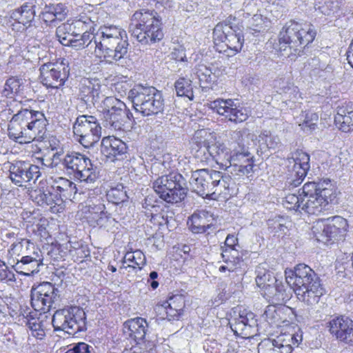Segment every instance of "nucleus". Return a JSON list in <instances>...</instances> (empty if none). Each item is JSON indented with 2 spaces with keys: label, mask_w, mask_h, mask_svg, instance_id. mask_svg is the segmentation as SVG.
I'll use <instances>...</instances> for the list:
<instances>
[{
  "label": "nucleus",
  "mask_w": 353,
  "mask_h": 353,
  "mask_svg": "<svg viewBox=\"0 0 353 353\" xmlns=\"http://www.w3.org/2000/svg\"><path fill=\"white\" fill-rule=\"evenodd\" d=\"M224 263L226 264L231 263L233 265V267H235V269H236L238 267L241 265V263L243 262V260L241 257L240 256L239 253H237V254H233L231 256H229V260H223Z\"/></svg>",
  "instance_id": "63"
},
{
  "label": "nucleus",
  "mask_w": 353,
  "mask_h": 353,
  "mask_svg": "<svg viewBox=\"0 0 353 353\" xmlns=\"http://www.w3.org/2000/svg\"><path fill=\"white\" fill-rule=\"evenodd\" d=\"M59 290L51 283L43 282L31 290V305L35 311L46 313L59 299Z\"/></svg>",
  "instance_id": "10"
},
{
  "label": "nucleus",
  "mask_w": 353,
  "mask_h": 353,
  "mask_svg": "<svg viewBox=\"0 0 353 353\" xmlns=\"http://www.w3.org/2000/svg\"><path fill=\"white\" fill-rule=\"evenodd\" d=\"M66 25V31L71 32L73 37H79L81 33L88 30H91L96 27V24L90 17L88 16H80L77 19L72 21L71 23H64Z\"/></svg>",
  "instance_id": "35"
},
{
  "label": "nucleus",
  "mask_w": 353,
  "mask_h": 353,
  "mask_svg": "<svg viewBox=\"0 0 353 353\" xmlns=\"http://www.w3.org/2000/svg\"><path fill=\"white\" fill-rule=\"evenodd\" d=\"M37 179L38 178H28V179L24 181V183H20L19 185L30 191L31 194L35 190H39L40 188L37 184Z\"/></svg>",
  "instance_id": "60"
},
{
  "label": "nucleus",
  "mask_w": 353,
  "mask_h": 353,
  "mask_svg": "<svg viewBox=\"0 0 353 353\" xmlns=\"http://www.w3.org/2000/svg\"><path fill=\"white\" fill-rule=\"evenodd\" d=\"M154 11L136 12L129 26L131 35L142 44H151L159 41L163 37L161 23Z\"/></svg>",
  "instance_id": "4"
},
{
  "label": "nucleus",
  "mask_w": 353,
  "mask_h": 353,
  "mask_svg": "<svg viewBox=\"0 0 353 353\" xmlns=\"http://www.w3.org/2000/svg\"><path fill=\"white\" fill-rule=\"evenodd\" d=\"M224 263L226 264L231 263L233 265V267H235V269H236L238 267L241 265V263L243 262V260L241 257L240 256L239 253H237V254H233L231 256H229V260H223Z\"/></svg>",
  "instance_id": "62"
},
{
  "label": "nucleus",
  "mask_w": 353,
  "mask_h": 353,
  "mask_svg": "<svg viewBox=\"0 0 353 353\" xmlns=\"http://www.w3.org/2000/svg\"><path fill=\"white\" fill-rule=\"evenodd\" d=\"M305 201L302 203L301 210L303 212L310 214H319L323 210H325V200L320 198L317 194L311 193L310 196H303Z\"/></svg>",
  "instance_id": "36"
},
{
  "label": "nucleus",
  "mask_w": 353,
  "mask_h": 353,
  "mask_svg": "<svg viewBox=\"0 0 353 353\" xmlns=\"http://www.w3.org/2000/svg\"><path fill=\"white\" fill-rule=\"evenodd\" d=\"M230 179V178H222L221 179L216 180V183H211V185H212L211 190H213L215 188L214 191H213V193H217L218 194H229L230 183L225 179L228 180Z\"/></svg>",
  "instance_id": "55"
},
{
  "label": "nucleus",
  "mask_w": 353,
  "mask_h": 353,
  "mask_svg": "<svg viewBox=\"0 0 353 353\" xmlns=\"http://www.w3.org/2000/svg\"><path fill=\"white\" fill-rule=\"evenodd\" d=\"M171 59L176 61L186 62L185 49L183 46L174 47L170 54Z\"/></svg>",
  "instance_id": "56"
},
{
  "label": "nucleus",
  "mask_w": 353,
  "mask_h": 353,
  "mask_svg": "<svg viewBox=\"0 0 353 353\" xmlns=\"http://www.w3.org/2000/svg\"><path fill=\"white\" fill-rule=\"evenodd\" d=\"M314 8L323 14L330 16L336 11L337 5L332 1H325L323 3H316Z\"/></svg>",
  "instance_id": "52"
},
{
  "label": "nucleus",
  "mask_w": 353,
  "mask_h": 353,
  "mask_svg": "<svg viewBox=\"0 0 353 353\" xmlns=\"http://www.w3.org/2000/svg\"><path fill=\"white\" fill-rule=\"evenodd\" d=\"M79 37L85 48L94 49V54L99 57L119 61L128 52L129 43L126 32L116 26H101L97 32L94 27Z\"/></svg>",
  "instance_id": "2"
},
{
  "label": "nucleus",
  "mask_w": 353,
  "mask_h": 353,
  "mask_svg": "<svg viewBox=\"0 0 353 353\" xmlns=\"http://www.w3.org/2000/svg\"><path fill=\"white\" fill-rule=\"evenodd\" d=\"M73 132L77 141L85 148L92 147L101 137V127L96 117L79 116L73 124Z\"/></svg>",
  "instance_id": "8"
},
{
  "label": "nucleus",
  "mask_w": 353,
  "mask_h": 353,
  "mask_svg": "<svg viewBox=\"0 0 353 353\" xmlns=\"http://www.w3.org/2000/svg\"><path fill=\"white\" fill-rule=\"evenodd\" d=\"M248 10V5H247L245 7L247 30L252 34L265 31L270 23L268 18L263 17L261 14H256L250 17Z\"/></svg>",
  "instance_id": "33"
},
{
  "label": "nucleus",
  "mask_w": 353,
  "mask_h": 353,
  "mask_svg": "<svg viewBox=\"0 0 353 353\" xmlns=\"http://www.w3.org/2000/svg\"><path fill=\"white\" fill-rule=\"evenodd\" d=\"M214 43H223L225 46L234 51L239 52L243 44V37L240 32H236L232 27L226 23H218L213 31Z\"/></svg>",
  "instance_id": "15"
},
{
  "label": "nucleus",
  "mask_w": 353,
  "mask_h": 353,
  "mask_svg": "<svg viewBox=\"0 0 353 353\" xmlns=\"http://www.w3.org/2000/svg\"><path fill=\"white\" fill-rule=\"evenodd\" d=\"M319 185V192H316V194L320 197L325 200L326 205L332 202L334 196V190L331 183L330 180L327 178L320 181Z\"/></svg>",
  "instance_id": "42"
},
{
  "label": "nucleus",
  "mask_w": 353,
  "mask_h": 353,
  "mask_svg": "<svg viewBox=\"0 0 353 353\" xmlns=\"http://www.w3.org/2000/svg\"><path fill=\"white\" fill-rule=\"evenodd\" d=\"M36 253L41 254V250L28 239L17 240L8 250L9 262H15L17 259H23Z\"/></svg>",
  "instance_id": "26"
},
{
  "label": "nucleus",
  "mask_w": 353,
  "mask_h": 353,
  "mask_svg": "<svg viewBox=\"0 0 353 353\" xmlns=\"http://www.w3.org/2000/svg\"><path fill=\"white\" fill-rule=\"evenodd\" d=\"M350 114H353V103L351 102L339 106L335 116L343 117V114L347 116Z\"/></svg>",
  "instance_id": "59"
},
{
  "label": "nucleus",
  "mask_w": 353,
  "mask_h": 353,
  "mask_svg": "<svg viewBox=\"0 0 353 353\" xmlns=\"http://www.w3.org/2000/svg\"><path fill=\"white\" fill-rule=\"evenodd\" d=\"M209 107L219 114L235 123L246 121L250 111L245 107L236 105L232 99H218L211 101Z\"/></svg>",
  "instance_id": "13"
},
{
  "label": "nucleus",
  "mask_w": 353,
  "mask_h": 353,
  "mask_svg": "<svg viewBox=\"0 0 353 353\" xmlns=\"http://www.w3.org/2000/svg\"><path fill=\"white\" fill-rule=\"evenodd\" d=\"M128 261L132 263L128 265L129 267L135 268L136 266H137L139 269L141 270L145 264V256L140 250L128 252L124 256V263H127Z\"/></svg>",
  "instance_id": "45"
},
{
  "label": "nucleus",
  "mask_w": 353,
  "mask_h": 353,
  "mask_svg": "<svg viewBox=\"0 0 353 353\" xmlns=\"http://www.w3.org/2000/svg\"><path fill=\"white\" fill-rule=\"evenodd\" d=\"M148 326L145 319L137 317L125 321L123 330L128 337L134 341L137 344H140L144 341Z\"/></svg>",
  "instance_id": "23"
},
{
  "label": "nucleus",
  "mask_w": 353,
  "mask_h": 353,
  "mask_svg": "<svg viewBox=\"0 0 353 353\" xmlns=\"http://www.w3.org/2000/svg\"><path fill=\"white\" fill-rule=\"evenodd\" d=\"M103 114L105 125L114 130H125L130 126L132 114L126 105L114 97L103 101Z\"/></svg>",
  "instance_id": "6"
},
{
  "label": "nucleus",
  "mask_w": 353,
  "mask_h": 353,
  "mask_svg": "<svg viewBox=\"0 0 353 353\" xmlns=\"http://www.w3.org/2000/svg\"><path fill=\"white\" fill-rule=\"evenodd\" d=\"M134 110L143 116L157 115L163 111L162 93L153 86L136 85L128 92Z\"/></svg>",
  "instance_id": "5"
},
{
  "label": "nucleus",
  "mask_w": 353,
  "mask_h": 353,
  "mask_svg": "<svg viewBox=\"0 0 353 353\" xmlns=\"http://www.w3.org/2000/svg\"><path fill=\"white\" fill-rule=\"evenodd\" d=\"M302 117H304V119L300 125L303 130L311 131L316 128L319 120V116L316 113L309 111L303 114Z\"/></svg>",
  "instance_id": "50"
},
{
  "label": "nucleus",
  "mask_w": 353,
  "mask_h": 353,
  "mask_svg": "<svg viewBox=\"0 0 353 353\" xmlns=\"http://www.w3.org/2000/svg\"><path fill=\"white\" fill-rule=\"evenodd\" d=\"M35 14V5L32 2H26L12 10L10 13V18L27 28L32 26Z\"/></svg>",
  "instance_id": "30"
},
{
  "label": "nucleus",
  "mask_w": 353,
  "mask_h": 353,
  "mask_svg": "<svg viewBox=\"0 0 353 353\" xmlns=\"http://www.w3.org/2000/svg\"><path fill=\"white\" fill-rule=\"evenodd\" d=\"M153 188L159 197L168 203H178L186 194V189L181 186L179 181L168 178H157L153 183Z\"/></svg>",
  "instance_id": "14"
},
{
  "label": "nucleus",
  "mask_w": 353,
  "mask_h": 353,
  "mask_svg": "<svg viewBox=\"0 0 353 353\" xmlns=\"http://www.w3.org/2000/svg\"><path fill=\"white\" fill-rule=\"evenodd\" d=\"M0 281L12 285L16 281L14 272L9 269L6 263L0 259Z\"/></svg>",
  "instance_id": "49"
},
{
  "label": "nucleus",
  "mask_w": 353,
  "mask_h": 353,
  "mask_svg": "<svg viewBox=\"0 0 353 353\" xmlns=\"http://www.w3.org/2000/svg\"><path fill=\"white\" fill-rule=\"evenodd\" d=\"M302 339V333L299 330L292 333L281 334L274 339V342L278 344L282 351H283L284 347H286L288 350L286 353H291L293 347H298Z\"/></svg>",
  "instance_id": "34"
},
{
  "label": "nucleus",
  "mask_w": 353,
  "mask_h": 353,
  "mask_svg": "<svg viewBox=\"0 0 353 353\" xmlns=\"http://www.w3.org/2000/svg\"><path fill=\"white\" fill-rule=\"evenodd\" d=\"M281 310H277L274 305H269L266 307L263 317L270 325L277 324L281 322Z\"/></svg>",
  "instance_id": "47"
},
{
  "label": "nucleus",
  "mask_w": 353,
  "mask_h": 353,
  "mask_svg": "<svg viewBox=\"0 0 353 353\" xmlns=\"http://www.w3.org/2000/svg\"><path fill=\"white\" fill-rule=\"evenodd\" d=\"M48 7L50 12L52 14L54 19H57L59 21L65 19L68 10L64 4L57 3L55 5H50Z\"/></svg>",
  "instance_id": "54"
},
{
  "label": "nucleus",
  "mask_w": 353,
  "mask_h": 353,
  "mask_svg": "<svg viewBox=\"0 0 353 353\" xmlns=\"http://www.w3.org/2000/svg\"><path fill=\"white\" fill-rule=\"evenodd\" d=\"M331 334L338 340L349 345H353V321L348 317L340 316L329 322Z\"/></svg>",
  "instance_id": "18"
},
{
  "label": "nucleus",
  "mask_w": 353,
  "mask_h": 353,
  "mask_svg": "<svg viewBox=\"0 0 353 353\" xmlns=\"http://www.w3.org/2000/svg\"><path fill=\"white\" fill-rule=\"evenodd\" d=\"M192 181H190L194 191L201 195H208L210 194H214L213 190H211L212 185L211 183H216V180L212 181V178H192Z\"/></svg>",
  "instance_id": "40"
},
{
  "label": "nucleus",
  "mask_w": 353,
  "mask_h": 353,
  "mask_svg": "<svg viewBox=\"0 0 353 353\" xmlns=\"http://www.w3.org/2000/svg\"><path fill=\"white\" fill-rule=\"evenodd\" d=\"M66 25L63 23L57 27L56 34L59 42L65 46H68V43L73 38V34L71 32L66 31Z\"/></svg>",
  "instance_id": "53"
},
{
  "label": "nucleus",
  "mask_w": 353,
  "mask_h": 353,
  "mask_svg": "<svg viewBox=\"0 0 353 353\" xmlns=\"http://www.w3.org/2000/svg\"><path fill=\"white\" fill-rule=\"evenodd\" d=\"M259 148L261 150H275L279 148L281 141L278 136L272 134L270 131H263L259 136Z\"/></svg>",
  "instance_id": "39"
},
{
  "label": "nucleus",
  "mask_w": 353,
  "mask_h": 353,
  "mask_svg": "<svg viewBox=\"0 0 353 353\" xmlns=\"http://www.w3.org/2000/svg\"><path fill=\"white\" fill-rule=\"evenodd\" d=\"M23 112L28 114V119H25L26 132L31 134L30 142L35 139L43 138L46 133V119L44 114L39 111L23 109Z\"/></svg>",
  "instance_id": "20"
},
{
  "label": "nucleus",
  "mask_w": 353,
  "mask_h": 353,
  "mask_svg": "<svg viewBox=\"0 0 353 353\" xmlns=\"http://www.w3.org/2000/svg\"><path fill=\"white\" fill-rule=\"evenodd\" d=\"M278 281L270 272H260L256 277V285L264 290L263 295L272 301L283 300L284 292L281 283H277Z\"/></svg>",
  "instance_id": "16"
},
{
  "label": "nucleus",
  "mask_w": 353,
  "mask_h": 353,
  "mask_svg": "<svg viewBox=\"0 0 353 353\" xmlns=\"http://www.w3.org/2000/svg\"><path fill=\"white\" fill-rule=\"evenodd\" d=\"M323 179H318V181H312V182H308L306 183L303 186V190L307 192H314L313 194H316V192H319V185H317L320 184V181L323 180Z\"/></svg>",
  "instance_id": "61"
},
{
  "label": "nucleus",
  "mask_w": 353,
  "mask_h": 353,
  "mask_svg": "<svg viewBox=\"0 0 353 353\" xmlns=\"http://www.w3.org/2000/svg\"><path fill=\"white\" fill-rule=\"evenodd\" d=\"M285 281L291 286L294 292L301 290L321 281L315 272L308 265L304 263L296 265L294 270L285 271Z\"/></svg>",
  "instance_id": "12"
},
{
  "label": "nucleus",
  "mask_w": 353,
  "mask_h": 353,
  "mask_svg": "<svg viewBox=\"0 0 353 353\" xmlns=\"http://www.w3.org/2000/svg\"><path fill=\"white\" fill-rule=\"evenodd\" d=\"M194 72L199 79L200 86L203 88H208L215 81V75L205 65L200 64L196 66Z\"/></svg>",
  "instance_id": "38"
},
{
  "label": "nucleus",
  "mask_w": 353,
  "mask_h": 353,
  "mask_svg": "<svg viewBox=\"0 0 353 353\" xmlns=\"http://www.w3.org/2000/svg\"><path fill=\"white\" fill-rule=\"evenodd\" d=\"M325 290L321 281L310 286L301 288V290L296 292V295L300 301L309 306H315L319 302L320 298L324 294Z\"/></svg>",
  "instance_id": "29"
},
{
  "label": "nucleus",
  "mask_w": 353,
  "mask_h": 353,
  "mask_svg": "<svg viewBox=\"0 0 353 353\" xmlns=\"http://www.w3.org/2000/svg\"><path fill=\"white\" fill-rule=\"evenodd\" d=\"M214 214L206 210L194 212L188 221L191 230L194 233H203L207 230L214 228Z\"/></svg>",
  "instance_id": "25"
},
{
  "label": "nucleus",
  "mask_w": 353,
  "mask_h": 353,
  "mask_svg": "<svg viewBox=\"0 0 353 353\" xmlns=\"http://www.w3.org/2000/svg\"><path fill=\"white\" fill-rule=\"evenodd\" d=\"M293 168L292 175L294 176H306L310 170V156L301 150L292 153Z\"/></svg>",
  "instance_id": "32"
},
{
  "label": "nucleus",
  "mask_w": 353,
  "mask_h": 353,
  "mask_svg": "<svg viewBox=\"0 0 353 353\" xmlns=\"http://www.w3.org/2000/svg\"><path fill=\"white\" fill-rule=\"evenodd\" d=\"M316 36V31L312 24H301L294 21L287 23L279 34V50L286 53L288 57L301 56L302 50L312 42Z\"/></svg>",
  "instance_id": "3"
},
{
  "label": "nucleus",
  "mask_w": 353,
  "mask_h": 353,
  "mask_svg": "<svg viewBox=\"0 0 353 353\" xmlns=\"http://www.w3.org/2000/svg\"><path fill=\"white\" fill-rule=\"evenodd\" d=\"M41 83L47 88H59L62 86L68 78V65L61 62H48L42 65L40 68Z\"/></svg>",
  "instance_id": "11"
},
{
  "label": "nucleus",
  "mask_w": 353,
  "mask_h": 353,
  "mask_svg": "<svg viewBox=\"0 0 353 353\" xmlns=\"http://www.w3.org/2000/svg\"><path fill=\"white\" fill-rule=\"evenodd\" d=\"M30 327L32 330V335L37 339H42L45 336V331L40 323H30Z\"/></svg>",
  "instance_id": "58"
},
{
  "label": "nucleus",
  "mask_w": 353,
  "mask_h": 353,
  "mask_svg": "<svg viewBox=\"0 0 353 353\" xmlns=\"http://www.w3.org/2000/svg\"><path fill=\"white\" fill-rule=\"evenodd\" d=\"M46 181L44 180L40 181L39 185H41V188H39V190H35L34 192L31 194V197L33 198L34 201L40 206H52L54 204L53 195L49 191L46 192L43 190Z\"/></svg>",
  "instance_id": "37"
},
{
  "label": "nucleus",
  "mask_w": 353,
  "mask_h": 353,
  "mask_svg": "<svg viewBox=\"0 0 353 353\" xmlns=\"http://www.w3.org/2000/svg\"><path fill=\"white\" fill-rule=\"evenodd\" d=\"M67 169H70L79 174L80 176H91L94 172L91 161L78 152L67 154L63 160Z\"/></svg>",
  "instance_id": "22"
},
{
  "label": "nucleus",
  "mask_w": 353,
  "mask_h": 353,
  "mask_svg": "<svg viewBox=\"0 0 353 353\" xmlns=\"http://www.w3.org/2000/svg\"><path fill=\"white\" fill-rule=\"evenodd\" d=\"M100 88L99 84H94L85 79L81 84L79 97L87 105H94L100 99Z\"/></svg>",
  "instance_id": "31"
},
{
  "label": "nucleus",
  "mask_w": 353,
  "mask_h": 353,
  "mask_svg": "<svg viewBox=\"0 0 353 353\" xmlns=\"http://www.w3.org/2000/svg\"><path fill=\"white\" fill-rule=\"evenodd\" d=\"M28 117L21 110L12 117L8 125L9 137L21 144L30 143L31 134H27L24 122Z\"/></svg>",
  "instance_id": "21"
},
{
  "label": "nucleus",
  "mask_w": 353,
  "mask_h": 353,
  "mask_svg": "<svg viewBox=\"0 0 353 353\" xmlns=\"http://www.w3.org/2000/svg\"><path fill=\"white\" fill-rule=\"evenodd\" d=\"M23 112L28 114V119H25L26 132L31 134L30 142L35 139L43 138L46 133V119L44 114L39 111L23 109Z\"/></svg>",
  "instance_id": "19"
},
{
  "label": "nucleus",
  "mask_w": 353,
  "mask_h": 353,
  "mask_svg": "<svg viewBox=\"0 0 353 353\" xmlns=\"http://www.w3.org/2000/svg\"><path fill=\"white\" fill-rule=\"evenodd\" d=\"M21 84V79L14 77L9 78L5 83L4 95L8 97L10 94L19 92Z\"/></svg>",
  "instance_id": "51"
},
{
  "label": "nucleus",
  "mask_w": 353,
  "mask_h": 353,
  "mask_svg": "<svg viewBox=\"0 0 353 353\" xmlns=\"http://www.w3.org/2000/svg\"><path fill=\"white\" fill-rule=\"evenodd\" d=\"M175 90L178 97H186L192 100L194 98L192 81L184 77L179 78L174 83Z\"/></svg>",
  "instance_id": "41"
},
{
  "label": "nucleus",
  "mask_w": 353,
  "mask_h": 353,
  "mask_svg": "<svg viewBox=\"0 0 353 353\" xmlns=\"http://www.w3.org/2000/svg\"><path fill=\"white\" fill-rule=\"evenodd\" d=\"M232 139L235 143L230 144V148L216 139V137L205 130L196 132L194 137V145L192 148L194 150V156L200 161H208L212 158L216 163L221 160H230L234 163L243 158L249 161L251 154L248 148L245 145L244 139L241 131H234Z\"/></svg>",
  "instance_id": "1"
},
{
  "label": "nucleus",
  "mask_w": 353,
  "mask_h": 353,
  "mask_svg": "<svg viewBox=\"0 0 353 353\" xmlns=\"http://www.w3.org/2000/svg\"><path fill=\"white\" fill-rule=\"evenodd\" d=\"M65 353H94V349L85 343H79L74 345L72 348L66 351Z\"/></svg>",
  "instance_id": "57"
},
{
  "label": "nucleus",
  "mask_w": 353,
  "mask_h": 353,
  "mask_svg": "<svg viewBox=\"0 0 353 353\" xmlns=\"http://www.w3.org/2000/svg\"><path fill=\"white\" fill-rule=\"evenodd\" d=\"M223 260H229V256L239 253L236 248H221Z\"/></svg>",
  "instance_id": "64"
},
{
  "label": "nucleus",
  "mask_w": 353,
  "mask_h": 353,
  "mask_svg": "<svg viewBox=\"0 0 353 353\" xmlns=\"http://www.w3.org/2000/svg\"><path fill=\"white\" fill-rule=\"evenodd\" d=\"M334 122L336 125L343 132H348L353 130V113L350 115L343 117L335 116Z\"/></svg>",
  "instance_id": "48"
},
{
  "label": "nucleus",
  "mask_w": 353,
  "mask_h": 353,
  "mask_svg": "<svg viewBox=\"0 0 353 353\" xmlns=\"http://www.w3.org/2000/svg\"><path fill=\"white\" fill-rule=\"evenodd\" d=\"M347 228L346 219L340 216L319 220L312 226V233L318 241L328 243L343 236Z\"/></svg>",
  "instance_id": "9"
},
{
  "label": "nucleus",
  "mask_w": 353,
  "mask_h": 353,
  "mask_svg": "<svg viewBox=\"0 0 353 353\" xmlns=\"http://www.w3.org/2000/svg\"><path fill=\"white\" fill-rule=\"evenodd\" d=\"M305 201V198L302 195H296L294 194H288L283 201V206L289 210H293L296 212H301L302 203Z\"/></svg>",
  "instance_id": "43"
},
{
  "label": "nucleus",
  "mask_w": 353,
  "mask_h": 353,
  "mask_svg": "<svg viewBox=\"0 0 353 353\" xmlns=\"http://www.w3.org/2000/svg\"><path fill=\"white\" fill-rule=\"evenodd\" d=\"M52 323L55 331L75 334L86 330L85 312L77 306L57 310L53 314Z\"/></svg>",
  "instance_id": "7"
},
{
  "label": "nucleus",
  "mask_w": 353,
  "mask_h": 353,
  "mask_svg": "<svg viewBox=\"0 0 353 353\" xmlns=\"http://www.w3.org/2000/svg\"><path fill=\"white\" fill-rule=\"evenodd\" d=\"M185 307V299L182 294L170 296L161 306H157L158 311L164 310L168 321L176 320L181 315Z\"/></svg>",
  "instance_id": "27"
},
{
  "label": "nucleus",
  "mask_w": 353,
  "mask_h": 353,
  "mask_svg": "<svg viewBox=\"0 0 353 353\" xmlns=\"http://www.w3.org/2000/svg\"><path fill=\"white\" fill-rule=\"evenodd\" d=\"M287 220L281 216L275 217L272 219H269L268 225L272 232L281 234H285L288 231V227L286 225Z\"/></svg>",
  "instance_id": "46"
},
{
  "label": "nucleus",
  "mask_w": 353,
  "mask_h": 353,
  "mask_svg": "<svg viewBox=\"0 0 353 353\" xmlns=\"http://www.w3.org/2000/svg\"><path fill=\"white\" fill-rule=\"evenodd\" d=\"M101 152L108 157L119 160L127 152L126 144L119 139L114 137H105L101 141Z\"/></svg>",
  "instance_id": "28"
},
{
  "label": "nucleus",
  "mask_w": 353,
  "mask_h": 353,
  "mask_svg": "<svg viewBox=\"0 0 353 353\" xmlns=\"http://www.w3.org/2000/svg\"><path fill=\"white\" fill-rule=\"evenodd\" d=\"M232 330L236 335L243 338H250L254 336V329L256 325V320L254 313L245 310L239 312L238 317L230 321Z\"/></svg>",
  "instance_id": "17"
},
{
  "label": "nucleus",
  "mask_w": 353,
  "mask_h": 353,
  "mask_svg": "<svg viewBox=\"0 0 353 353\" xmlns=\"http://www.w3.org/2000/svg\"><path fill=\"white\" fill-rule=\"evenodd\" d=\"M43 257L41 254H32V256L23 259H17L15 262H9L12 268L19 274L25 276L34 274L39 271V267L42 264Z\"/></svg>",
  "instance_id": "24"
},
{
  "label": "nucleus",
  "mask_w": 353,
  "mask_h": 353,
  "mask_svg": "<svg viewBox=\"0 0 353 353\" xmlns=\"http://www.w3.org/2000/svg\"><path fill=\"white\" fill-rule=\"evenodd\" d=\"M288 351L284 347L282 351L278 344L274 342V339H265L258 345L259 353H286Z\"/></svg>",
  "instance_id": "44"
}]
</instances>
